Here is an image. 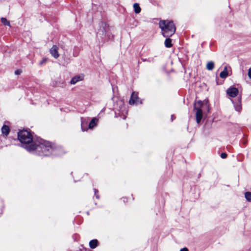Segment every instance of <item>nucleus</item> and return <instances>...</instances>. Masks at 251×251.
Listing matches in <instances>:
<instances>
[{"instance_id":"1","label":"nucleus","mask_w":251,"mask_h":251,"mask_svg":"<svg viewBox=\"0 0 251 251\" xmlns=\"http://www.w3.org/2000/svg\"><path fill=\"white\" fill-rule=\"evenodd\" d=\"M52 145L50 142L40 139L30 145L26 146L25 149L28 151H34L40 156H50L51 155Z\"/></svg>"},{"instance_id":"2","label":"nucleus","mask_w":251,"mask_h":251,"mask_svg":"<svg viewBox=\"0 0 251 251\" xmlns=\"http://www.w3.org/2000/svg\"><path fill=\"white\" fill-rule=\"evenodd\" d=\"M159 26L161 30V34L164 37H171L176 30V25L172 20H160Z\"/></svg>"},{"instance_id":"3","label":"nucleus","mask_w":251,"mask_h":251,"mask_svg":"<svg viewBox=\"0 0 251 251\" xmlns=\"http://www.w3.org/2000/svg\"><path fill=\"white\" fill-rule=\"evenodd\" d=\"M98 38L100 37L101 39L109 40L113 38L110 32L109 26L105 22H101L100 23V28L97 34Z\"/></svg>"},{"instance_id":"4","label":"nucleus","mask_w":251,"mask_h":251,"mask_svg":"<svg viewBox=\"0 0 251 251\" xmlns=\"http://www.w3.org/2000/svg\"><path fill=\"white\" fill-rule=\"evenodd\" d=\"M18 138L20 142L26 146L30 145L33 142V138L31 133L27 130L20 131L18 133Z\"/></svg>"},{"instance_id":"5","label":"nucleus","mask_w":251,"mask_h":251,"mask_svg":"<svg viewBox=\"0 0 251 251\" xmlns=\"http://www.w3.org/2000/svg\"><path fill=\"white\" fill-rule=\"evenodd\" d=\"M203 105V102L201 100H199L197 103L194 104V110L196 111V117L197 123L199 124L201 122L202 116L203 113L201 107Z\"/></svg>"},{"instance_id":"6","label":"nucleus","mask_w":251,"mask_h":251,"mask_svg":"<svg viewBox=\"0 0 251 251\" xmlns=\"http://www.w3.org/2000/svg\"><path fill=\"white\" fill-rule=\"evenodd\" d=\"M64 153H65V151L61 146L53 144L51 155L59 156Z\"/></svg>"},{"instance_id":"7","label":"nucleus","mask_w":251,"mask_h":251,"mask_svg":"<svg viewBox=\"0 0 251 251\" xmlns=\"http://www.w3.org/2000/svg\"><path fill=\"white\" fill-rule=\"evenodd\" d=\"M242 97L241 96H239L238 98L234 100H232V103L234 104V107L236 111L238 112H240L242 110Z\"/></svg>"},{"instance_id":"8","label":"nucleus","mask_w":251,"mask_h":251,"mask_svg":"<svg viewBox=\"0 0 251 251\" xmlns=\"http://www.w3.org/2000/svg\"><path fill=\"white\" fill-rule=\"evenodd\" d=\"M239 93L238 89L234 87H230L226 90L227 94L232 98L236 97Z\"/></svg>"},{"instance_id":"9","label":"nucleus","mask_w":251,"mask_h":251,"mask_svg":"<svg viewBox=\"0 0 251 251\" xmlns=\"http://www.w3.org/2000/svg\"><path fill=\"white\" fill-rule=\"evenodd\" d=\"M139 98L138 96V93L133 92L130 97V99L129 100V103L130 104H138L139 103Z\"/></svg>"},{"instance_id":"10","label":"nucleus","mask_w":251,"mask_h":251,"mask_svg":"<svg viewBox=\"0 0 251 251\" xmlns=\"http://www.w3.org/2000/svg\"><path fill=\"white\" fill-rule=\"evenodd\" d=\"M83 79H84V75H77L74 76L72 78V79L70 81V83L71 84H75L78 81L82 80Z\"/></svg>"},{"instance_id":"11","label":"nucleus","mask_w":251,"mask_h":251,"mask_svg":"<svg viewBox=\"0 0 251 251\" xmlns=\"http://www.w3.org/2000/svg\"><path fill=\"white\" fill-rule=\"evenodd\" d=\"M57 47L55 45H53L52 47L50 49V53L55 58H57L59 57V54L57 50Z\"/></svg>"},{"instance_id":"12","label":"nucleus","mask_w":251,"mask_h":251,"mask_svg":"<svg viewBox=\"0 0 251 251\" xmlns=\"http://www.w3.org/2000/svg\"><path fill=\"white\" fill-rule=\"evenodd\" d=\"M1 132L3 136L6 137L10 132V129L8 126L3 125L1 127Z\"/></svg>"},{"instance_id":"13","label":"nucleus","mask_w":251,"mask_h":251,"mask_svg":"<svg viewBox=\"0 0 251 251\" xmlns=\"http://www.w3.org/2000/svg\"><path fill=\"white\" fill-rule=\"evenodd\" d=\"M98 245V241L97 239H93L89 242V247L91 249H94Z\"/></svg>"},{"instance_id":"14","label":"nucleus","mask_w":251,"mask_h":251,"mask_svg":"<svg viewBox=\"0 0 251 251\" xmlns=\"http://www.w3.org/2000/svg\"><path fill=\"white\" fill-rule=\"evenodd\" d=\"M98 121L97 118H93L89 124L88 128L90 129L93 128L97 125Z\"/></svg>"},{"instance_id":"15","label":"nucleus","mask_w":251,"mask_h":251,"mask_svg":"<svg viewBox=\"0 0 251 251\" xmlns=\"http://www.w3.org/2000/svg\"><path fill=\"white\" fill-rule=\"evenodd\" d=\"M167 38L165 40L164 44L166 47L171 48L173 45L172 44V39L170 37H166Z\"/></svg>"},{"instance_id":"16","label":"nucleus","mask_w":251,"mask_h":251,"mask_svg":"<svg viewBox=\"0 0 251 251\" xmlns=\"http://www.w3.org/2000/svg\"><path fill=\"white\" fill-rule=\"evenodd\" d=\"M134 11L135 13L138 14L141 12V8L139 4L137 3H135L133 4Z\"/></svg>"},{"instance_id":"17","label":"nucleus","mask_w":251,"mask_h":251,"mask_svg":"<svg viewBox=\"0 0 251 251\" xmlns=\"http://www.w3.org/2000/svg\"><path fill=\"white\" fill-rule=\"evenodd\" d=\"M214 67V63L212 61H209L207 63L206 65V69L208 70L211 71L212 70Z\"/></svg>"},{"instance_id":"18","label":"nucleus","mask_w":251,"mask_h":251,"mask_svg":"<svg viewBox=\"0 0 251 251\" xmlns=\"http://www.w3.org/2000/svg\"><path fill=\"white\" fill-rule=\"evenodd\" d=\"M1 22L4 25H7L11 26L10 24L9 21H8L5 18H1Z\"/></svg>"},{"instance_id":"19","label":"nucleus","mask_w":251,"mask_h":251,"mask_svg":"<svg viewBox=\"0 0 251 251\" xmlns=\"http://www.w3.org/2000/svg\"><path fill=\"white\" fill-rule=\"evenodd\" d=\"M87 124V123L84 121L83 118H81V129L84 131L87 129V128L85 126V125Z\"/></svg>"},{"instance_id":"20","label":"nucleus","mask_w":251,"mask_h":251,"mask_svg":"<svg viewBox=\"0 0 251 251\" xmlns=\"http://www.w3.org/2000/svg\"><path fill=\"white\" fill-rule=\"evenodd\" d=\"M245 196L248 201L251 202V192H246L245 194Z\"/></svg>"},{"instance_id":"21","label":"nucleus","mask_w":251,"mask_h":251,"mask_svg":"<svg viewBox=\"0 0 251 251\" xmlns=\"http://www.w3.org/2000/svg\"><path fill=\"white\" fill-rule=\"evenodd\" d=\"M228 76V73L222 71L220 74V76L222 78H226Z\"/></svg>"},{"instance_id":"22","label":"nucleus","mask_w":251,"mask_h":251,"mask_svg":"<svg viewBox=\"0 0 251 251\" xmlns=\"http://www.w3.org/2000/svg\"><path fill=\"white\" fill-rule=\"evenodd\" d=\"M118 102H119V103L120 104L119 110L120 111H123V108H124L125 107L124 102L123 101H122V100H120V101H118Z\"/></svg>"},{"instance_id":"23","label":"nucleus","mask_w":251,"mask_h":251,"mask_svg":"<svg viewBox=\"0 0 251 251\" xmlns=\"http://www.w3.org/2000/svg\"><path fill=\"white\" fill-rule=\"evenodd\" d=\"M94 192H95V195L96 198L99 199V195L97 194V193H98V190L96 189H94Z\"/></svg>"},{"instance_id":"24","label":"nucleus","mask_w":251,"mask_h":251,"mask_svg":"<svg viewBox=\"0 0 251 251\" xmlns=\"http://www.w3.org/2000/svg\"><path fill=\"white\" fill-rule=\"evenodd\" d=\"M220 156L221 158L225 159L227 157V154L225 152H223L221 154Z\"/></svg>"},{"instance_id":"25","label":"nucleus","mask_w":251,"mask_h":251,"mask_svg":"<svg viewBox=\"0 0 251 251\" xmlns=\"http://www.w3.org/2000/svg\"><path fill=\"white\" fill-rule=\"evenodd\" d=\"M22 71L21 70H17L15 72V74L16 75H19L21 74Z\"/></svg>"},{"instance_id":"26","label":"nucleus","mask_w":251,"mask_h":251,"mask_svg":"<svg viewBox=\"0 0 251 251\" xmlns=\"http://www.w3.org/2000/svg\"><path fill=\"white\" fill-rule=\"evenodd\" d=\"M248 76L250 78H251V67L249 69Z\"/></svg>"},{"instance_id":"27","label":"nucleus","mask_w":251,"mask_h":251,"mask_svg":"<svg viewBox=\"0 0 251 251\" xmlns=\"http://www.w3.org/2000/svg\"><path fill=\"white\" fill-rule=\"evenodd\" d=\"M47 61V59L46 58H44L43 59H42V60L41 61V62H40V64L41 65H42L44 63H45Z\"/></svg>"},{"instance_id":"28","label":"nucleus","mask_w":251,"mask_h":251,"mask_svg":"<svg viewBox=\"0 0 251 251\" xmlns=\"http://www.w3.org/2000/svg\"><path fill=\"white\" fill-rule=\"evenodd\" d=\"M180 251H189L188 249L187 248H184L183 249H181Z\"/></svg>"},{"instance_id":"29","label":"nucleus","mask_w":251,"mask_h":251,"mask_svg":"<svg viewBox=\"0 0 251 251\" xmlns=\"http://www.w3.org/2000/svg\"><path fill=\"white\" fill-rule=\"evenodd\" d=\"M223 71H224V72H225L226 73H228L227 72V66H225L224 67V70Z\"/></svg>"},{"instance_id":"30","label":"nucleus","mask_w":251,"mask_h":251,"mask_svg":"<svg viewBox=\"0 0 251 251\" xmlns=\"http://www.w3.org/2000/svg\"><path fill=\"white\" fill-rule=\"evenodd\" d=\"M175 117L174 115H172L171 116V121H173L175 119Z\"/></svg>"},{"instance_id":"31","label":"nucleus","mask_w":251,"mask_h":251,"mask_svg":"<svg viewBox=\"0 0 251 251\" xmlns=\"http://www.w3.org/2000/svg\"><path fill=\"white\" fill-rule=\"evenodd\" d=\"M143 61H150L148 59H142Z\"/></svg>"},{"instance_id":"32","label":"nucleus","mask_w":251,"mask_h":251,"mask_svg":"<svg viewBox=\"0 0 251 251\" xmlns=\"http://www.w3.org/2000/svg\"><path fill=\"white\" fill-rule=\"evenodd\" d=\"M0 214H2V209H0Z\"/></svg>"},{"instance_id":"33","label":"nucleus","mask_w":251,"mask_h":251,"mask_svg":"<svg viewBox=\"0 0 251 251\" xmlns=\"http://www.w3.org/2000/svg\"><path fill=\"white\" fill-rule=\"evenodd\" d=\"M115 115L117 117V113L116 112H115Z\"/></svg>"}]
</instances>
